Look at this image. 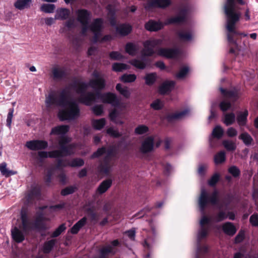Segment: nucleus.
Here are the masks:
<instances>
[{"mask_svg": "<svg viewBox=\"0 0 258 258\" xmlns=\"http://www.w3.org/2000/svg\"><path fill=\"white\" fill-rule=\"evenodd\" d=\"M89 83L73 82L60 90L57 96L52 93L48 94L45 101L46 107L52 109L56 106L61 107L58 113L60 120H73L78 118L80 116V109L76 101L72 98L73 91L80 94L79 101L87 105H90L93 102L100 100L115 107L118 106L119 101L113 93L86 92L89 86L96 90H101L105 87V81L101 73L95 71Z\"/></svg>", "mask_w": 258, "mask_h": 258, "instance_id": "obj_1", "label": "nucleus"}, {"mask_svg": "<svg viewBox=\"0 0 258 258\" xmlns=\"http://www.w3.org/2000/svg\"><path fill=\"white\" fill-rule=\"evenodd\" d=\"M207 196L206 190L202 189L200 197L199 199V206L202 214L200 221V229L197 235V244L196 258H201L205 254L208 252V248L206 245H202L200 242L205 239L208 234L211 225L210 223L220 222L228 217L226 211L219 209L217 213L212 217L205 215V209L207 204Z\"/></svg>", "mask_w": 258, "mask_h": 258, "instance_id": "obj_2", "label": "nucleus"}, {"mask_svg": "<svg viewBox=\"0 0 258 258\" xmlns=\"http://www.w3.org/2000/svg\"><path fill=\"white\" fill-rule=\"evenodd\" d=\"M238 4L244 5L243 0H226L224 6L226 16L225 27L227 31V37L228 42L237 46V39L239 36L245 37L247 34L240 33L236 29V25L240 21L242 13Z\"/></svg>", "mask_w": 258, "mask_h": 258, "instance_id": "obj_3", "label": "nucleus"}, {"mask_svg": "<svg viewBox=\"0 0 258 258\" xmlns=\"http://www.w3.org/2000/svg\"><path fill=\"white\" fill-rule=\"evenodd\" d=\"M21 220L22 225L19 227H15L11 230L13 239L18 243H20L25 239V235L30 230L33 228L46 229L44 221L48 220V219L45 218L42 213H38L34 223H32L29 221L27 214L22 212Z\"/></svg>", "mask_w": 258, "mask_h": 258, "instance_id": "obj_4", "label": "nucleus"}, {"mask_svg": "<svg viewBox=\"0 0 258 258\" xmlns=\"http://www.w3.org/2000/svg\"><path fill=\"white\" fill-rule=\"evenodd\" d=\"M162 40L159 39H151L145 41L143 43L144 48L141 51L142 56H152L156 53L159 55L169 58L176 57L178 53L176 49L169 48L156 49L157 46L162 44Z\"/></svg>", "mask_w": 258, "mask_h": 258, "instance_id": "obj_5", "label": "nucleus"}, {"mask_svg": "<svg viewBox=\"0 0 258 258\" xmlns=\"http://www.w3.org/2000/svg\"><path fill=\"white\" fill-rule=\"evenodd\" d=\"M104 154H105V156L100 164L99 168L102 173L106 175H109L112 171L113 166L114 165V160L113 159V157L115 155L114 148L110 147L107 150L104 147L99 148L97 151L93 153L91 158L99 157Z\"/></svg>", "mask_w": 258, "mask_h": 258, "instance_id": "obj_6", "label": "nucleus"}, {"mask_svg": "<svg viewBox=\"0 0 258 258\" xmlns=\"http://www.w3.org/2000/svg\"><path fill=\"white\" fill-rule=\"evenodd\" d=\"M71 142V138L68 137H62L58 140L59 150H54L48 152V157L57 158L69 156L75 153L76 145L72 144L68 145Z\"/></svg>", "mask_w": 258, "mask_h": 258, "instance_id": "obj_7", "label": "nucleus"}, {"mask_svg": "<svg viewBox=\"0 0 258 258\" xmlns=\"http://www.w3.org/2000/svg\"><path fill=\"white\" fill-rule=\"evenodd\" d=\"M107 9L108 10L107 18L112 26H116V33L122 36L127 35L132 30V27L127 23L120 24L117 26L115 17V9L114 6L109 5Z\"/></svg>", "mask_w": 258, "mask_h": 258, "instance_id": "obj_8", "label": "nucleus"}, {"mask_svg": "<svg viewBox=\"0 0 258 258\" xmlns=\"http://www.w3.org/2000/svg\"><path fill=\"white\" fill-rule=\"evenodd\" d=\"M77 21L81 24L82 34L86 35L88 31V24L91 20V14L88 11L85 9L78 10L76 12Z\"/></svg>", "mask_w": 258, "mask_h": 258, "instance_id": "obj_9", "label": "nucleus"}, {"mask_svg": "<svg viewBox=\"0 0 258 258\" xmlns=\"http://www.w3.org/2000/svg\"><path fill=\"white\" fill-rule=\"evenodd\" d=\"M103 27V20L101 18L95 19L90 25L88 24V31L90 30L94 34L93 42H96L99 40Z\"/></svg>", "mask_w": 258, "mask_h": 258, "instance_id": "obj_10", "label": "nucleus"}, {"mask_svg": "<svg viewBox=\"0 0 258 258\" xmlns=\"http://www.w3.org/2000/svg\"><path fill=\"white\" fill-rule=\"evenodd\" d=\"M119 244L117 240L112 241L110 244H107L102 247L99 249V255L93 258H111V256L113 255L116 250L115 247Z\"/></svg>", "mask_w": 258, "mask_h": 258, "instance_id": "obj_11", "label": "nucleus"}, {"mask_svg": "<svg viewBox=\"0 0 258 258\" xmlns=\"http://www.w3.org/2000/svg\"><path fill=\"white\" fill-rule=\"evenodd\" d=\"M154 148V140L153 137L146 138L141 143L140 151L143 154L151 152Z\"/></svg>", "mask_w": 258, "mask_h": 258, "instance_id": "obj_12", "label": "nucleus"}, {"mask_svg": "<svg viewBox=\"0 0 258 258\" xmlns=\"http://www.w3.org/2000/svg\"><path fill=\"white\" fill-rule=\"evenodd\" d=\"M170 4V0H150L144 5V7L147 10H150L153 8H165Z\"/></svg>", "mask_w": 258, "mask_h": 258, "instance_id": "obj_13", "label": "nucleus"}, {"mask_svg": "<svg viewBox=\"0 0 258 258\" xmlns=\"http://www.w3.org/2000/svg\"><path fill=\"white\" fill-rule=\"evenodd\" d=\"M26 146L29 149L36 151L45 149L48 146V143L45 141L33 140L27 142Z\"/></svg>", "mask_w": 258, "mask_h": 258, "instance_id": "obj_14", "label": "nucleus"}, {"mask_svg": "<svg viewBox=\"0 0 258 258\" xmlns=\"http://www.w3.org/2000/svg\"><path fill=\"white\" fill-rule=\"evenodd\" d=\"M40 196V188L37 185H33L26 195V202L30 203L35 199L39 198Z\"/></svg>", "mask_w": 258, "mask_h": 258, "instance_id": "obj_15", "label": "nucleus"}, {"mask_svg": "<svg viewBox=\"0 0 258 258\" xmlns=\"http://www.w3.org/2000/svg\"><path fill=\"white\" fill-rule=\"evenodd\" d=\"M69 126L68 125H61L53 127L50 134L61 136L58 140L62 137H66L64 135L69 131Z\"/></svg>", "mask_w": 258, "mask_h": 258, "instance_id": "obj_16", "label": "nucleus"}, {"mask_svg": "<svg viewBox=\"0 0 258 258\" xmlns=\"http://www.w3.org/2000/svg\"><path fill=\"white\" fill-rule=\"evenodd\" d=\"M175 82L173 81H166L163 82L159 87V92L161 94H165L173 89Z\"/></svg>", "mask_w": 258, "mask_h": 258, "instance_id": "obj_17", "label": "nucleus"}, {"mask_svg": "<svg viewBox=\"0 0 258 258\" xmlns=\"http://www.w3.org/2000/svg\"><path fill=\"white\" fill-rule=\"evenodd\" d=\"M186 14V10H181L178 16L168 19L166 23V24L171 23H180L183 22L185 19Z\"/></svg>", "mask_w": 258, "mask_h": 258, "instance_id": "obj_18", "label": "nucleus"}, {"mask_svg": "<svg viewBox=\"0 0 258 258\" xmlns=\"http://www.w3.org/2000/svg\"><path fill=\"white\" fill-rule=\"evenodd\" d=\"M164 25L158 21L150 20L145 25V28L150 31H156L163 27Z\"/></svg>", "mask_w": 258, "mask_h": 258, "instance_id": "obj_19", "label": "nucleus"}, {"mask_svg": "<svg viewBox=\"0 0 258 258\" xmlns=\"http://www.w3.org/2000/svg\"><path fill=\"white\" fill-rule=\"evenodd\" d=\"M112 180L111 179H107L103 181L96 190V193L102 194L106 192L112 185Z\"/></svg>", "mask_w": 258, "mask_h": 258, "instance_id": "obj_20", "label": "nucleus"}, {"mask_svg": "<svg viewBox=\"0 0 258 258\" xmlns=\"http://www.w3.org/2000/svg\"><path fill=\"white\" fill-rule=\"evenodd\" d=\"M32 0H17L14 4V7L18 10H23L29 9L32 4Z\"/></svg>", "mask_w": 258, "mask_h": 258, "instance_id": "obj_21", "label": "nucleus"}, {"mask_svg": "<svg viewBox=\"0 0 258 258\" xmlns=\"http://www.w3.org/2000/svg\"><path fill=\"white\" fill-rule=\"evenodd\" d=\"M33 158L36 161V163L39 166H42L44 159L48 157L47 152L39 151L38 153L32 154Z\"/></svg>", "mask_w": 258, "mask_h": 258, "instance_id": "obj_22", "label": "nucleus"}, {"mask_svg": "<svg viewBox=\"0 0 258 258\" xmlns=\"http://www.w3.org/2000/svg\"><path fill=\"white\" fill-rule=\"evenodd\" d=\"M84 160L81 158H75L71 161L68 162L67 164H62V160H59L58 161V167H61L62 166L69 165L71 167H79L82 166L84 165Z\"/></svg>", "mask_w": 258, "mask_h": 258, "instance_id": "obj_23", "label": "nucleus"}, {"mask_svg": "<svg viewBox=\"0 0 258 258\" xmlns=\"http://www.w3.org/2000/svg\"><path fill=\"white\" fill-rule=\"evenodd\" d=\"M221 92L226 98H229L231 100H235L238 97V93L236 89L231 90H226L222 88H220Z\"/></svg>", "mask_w": 258, "mask_h": 258, "instance_id": "obj_24", "label": "nucleus"}, {"mask_svg": "<svg viewBox=\"0 0 258 258\" xmlns=\"http://www.w3.org/2000/svg\"><path fill=\"white\" fill-rule=\"evenodd\" d=\"M222 229L224 233L229 235H233L236 232L235 226L231 222L224 223L222 226Z\"/></svg>", "mask_w": 258, "mask_h": 258, "instance_id": "obj_25", "label": "nucleus"}, {"mask_svg": "<svg viewBox=\"0 0 258 258\" xmlns=\"http://www.w3.org/2000/svg\"><path fill=\"white\" fill-rule=\"evenodd\" d=\"M189 110L185 109L184 110L177 112L168 116V119L171 120L172 119H180L183 118L189 113Z\"/></svg>", "mask_w": 258, "mask_h": 258, "instance_id": "obj_26", "label": "nucleus"}, {"mask_svg": "<svg viewBox=\"0 0 258 258\" xmlns=\"http://www.w3.org/2000/svg\"><path fill=\"white\" fill-rule=\"evenodd\" d=\"M52 72L53 78L56 80L61 79L66 75L65 70L62 68H54Z\"/></svg>", "mask_w": 258, "mask_h": 258, "instance_id": "obj_27", "label": "nucleus"}, {"mask_svg": "<svg viewBox=\"0 0 258 258\" xmlns=\"http://www.w3.org/2000/svg\"><path fill=\"white\" fill-rule=\"evenodd\" d=\"M87 222L86 217H84L77 222L72 228L71 232L73 234H76L78 232L79 230L84 226Z\"/></svg>", "mask_w": 258, "mask_h": 258, "instance_id": "obj_28", "label": "nucleus"}, {"mask_svg": "<svg viewBox=\"0 0 258 258\" xmlns=\"http://www.w3.org/2000/svg\"><path fill=\"white\" fill-rule=\"evenodd\" d=\"M116 89L123 97L126 98L130 97L131 93L127 87L123 86L120 84H117L116 86Z\"/></svg>", "mask_w": 258, "mask_h": 258, "instance_id": "obj_29", "label": "nucleus"}, {"mask_svg": "<svg viewBox=\"0 0 258 258\" xmlns=\"http://www.w3.org/2000/svg\"><path fill=\"white\" fill-rule=\"evenodd\" d=\"M70 15V11L67 9H60L57 10L55 14V19L64 20Z\"/></svg>", "mask_w": 258, "mask_h": 258, "instance_id": "obj_30", "label": "nucleus"}, {"mask_svg": "<svg viewBox=\"0 0 258 258\" xmlns=\"http://www.w3.org/2000/svg\"><path fill=\"white\" fill-rule=\"evenodd\" d=\"M239 139L247 146L250 145L253 142L252 137L246 132L241 133L239 136Z\"/></svg>", "mask_w": 258, "mask_h": 258, "instance_id": "obj_31", "label": "nucleus"}, {"mask_svg": "<svg viewBox=\"0 0 258 258\" xmlns=\"http://www.w3.org/2000/svg\"><path fill=\"white\" fill-rule=\"evenodd\" d=\"M125 49L126 52L130 55H135L137 53L139 48L136 44L132 43H128L126 44Z\"/></svg>", "mask_w": 258, "mask_h": 258, "instance_id": "obj_32", "label": "nucleus"}, {"mask_svg": "<svg viewBox=\"0 0 258 258\" xmlns=\"http://www.w3.org/2000/svg\"><path fill=\"white\" fill-rule=\"evenodd\" d=\"M7 165L6 162H3L0 165V171L2 175L5 176L6 177H8L10 175H14L16 173V172L8 170L7 168Z\"/></svg>", "mask_w": 258, "mask_h": 258, "instance_id": "obj_33", "label": "nucleus"}, {"mask_svg": "<svg viewBox=\"0 0 258 258\" xmlns=\"http://www.w3.org/2000/svg\"><path fill=\"white\" fill-rule=\"evenodd\" d=\"M248 111H244L243 112H240L237 117V121L239 125H244L246 123Z\"/></svg>", "mask_w": 258, "mask_h": 258, "instance_id": "obj_34", "label": "nucleus"}, {"mask_svg": "<svg viewBox=\"0 0 258 258\" xmlns=\"http://www.w3.org/2000/svg\"><path fill=\"white\" fill-rule=\"evenodd\" d=\"M206 192L207 191H206ZM206 194L208 201L207 204L209 202L213 205H217L219 201L218 191L217 190L214 191L209 197L208 196L207 192H206Z\"/></svg>", "mask_w": 258, "mask_h": 258, "instance_id": "obj_35", "label": "nucleus"}, {"mask_svg": "<svg viewBox=\"0 0 258 258\" xmlns=\"http://www.w3.org/2000/svg\"><path fill=\"white\" fill-rule=\"evenodd\" d=\"M120 113L116 109H114L109 113V117L112 121L116 124H121L123 121L118 119Z\"/></svg>", "mask_w": 258, "mask_h": 258, "instance_id": "obj_36", "label": "nucleus"}, {"mask_svg": "<svg viewBox=\"0 0 258 258\" xmlns=\"http://www.w3.org/2000/svg\"><path fill=\"white\" fill-rule=\"evenodd\" d=\"M106 123V120L104 118L99 119H94L92 121V126L96 130H100L102 128Z\"/></svg>", "mask_w": 258, "mask_h": 258, "instance_id": "obj_37", "label": "nucleus"}, {"mask_svg": "<svg viewBox=\"0 0 258 258\" xmlns=\"http://www.w3.org/2000/svg\"><path fill=\"white\" fill-rule=\"evenodd\" d=\"M178 35L179 38L183 40H190L192 38L191 32L185 30H182L179 31Z\"/></svg>", "mask_w": 258, "mask_h": 258, "instance_id": "obj_38", "label": "nucleus"}, {"mask_svg": "<svg viewBox=\"0 0 258 258\" xmlns=\"http://www.w3.org/2000/svg\"><path fill=\"white\" fill-rule=\"evenodd\" d=\"M222 144L224 148L229 151H234L236 148V146L234 142L232 141L225 140L222 142Z\"/></svg>", "mask_w": 258, "mask_h": 258, "instance_id": "obj_39", "label": "nucleus"}, {"mask_svg": "<svg viewBox=\"0 0 258 258\" xmlns=\"http://www.w3.org/2000/svg\"><path fill=\"white\" fill-rule=\"evenodd\" d=\"M235 120V115L233 113H226L224 115V123L226 125L232 124Z\"/></svg>", "mask_w": 258, "mask_h": 258, "instance_id": "obj_40", "label": "nucleus"}, {"mask_svg": "<svg viewBox=\"0 0 258 258\" xmlns=\"http://www.w3.org/2000/svg\"><path fill=\"white\" fill-rule=\"evenodd\" d=\"M225 160V152L220 151L215 155L214 161L216 164H221Z\"/></svg>", "mask_w": 258, "mask_h": 258, "instance_id": "obj_41", "label": "nucleus"}, {"mask_svg": "<svg viewBox=\"0 0 258 258\" xmlns=\"http://www.w3.org/2000/svg\"><path fill=\"white\" fill-rule=\"evenodd\" d=\"M224 131L220 125H217L213 130L212 136L214 138L220 139L223 135Z\"/></svg>", "mask_w": 258, "mask_h": 258, "instance_id": "obj_42", "label": "nucleus"}, {"mask_svg": "<svg viewBox=\"0 0 258 258\" xmlns=\"http://www.w3.org/2000/svg\"><path fill=\"white\" fill-rule=\"evenodd\" d=\"M136 79V76L134 74H124L120 78L121 81L124 83H131Z\"/></svg>", "mask_w": 258, "mask_h": 258, "instance_id": "obj_43", "label": "nucleus"}, {"mask_svg": "<svg viewBox=\"0 0 258 258\" xmlns=\"http://www.w3.org/2000/svg\"><path fill=\"white\" fill-rule=\"evenodd\" d=\"M146 84L148 85H152L156 79V75L155 73L148 74L144 78Z\"/></svg>", "mask_w": 258, "mask_h": 258, "instance_id": "obj_44", "label": "nucleus"}, {"mask_svg": "<svg viewBox=\"0 0 258 258\" xmlns=\"http://www.w3.org/2000/svg\"><path fill=\"white\" fill-rule=\"evenodd\" d=\"M56 240L55 239H51L49 241L46 242L44 243L43 246V251L45 253L49 252L52 247H53L54 244L55 243Z\"/></svg>", "mask_w": 258, "mask_h": 258, "instance_id": "obj_45", "label": "nucleus"}, {"mask_svg": "<svg viewBox=\"0 0 258 258\" xmlns=\"http://www.w3.org/2000/svg\"><path fill=\"white\" fill-rule=\"evenodd\" d=\"M55 8L54 4H43L41 7V10L45 13H52Z\"/></svg>", "mask_w": 258, "mask_h": 258, "instance_id": "obj_46", "label": "nucleus"}, {"mask_svg": "<svg viewBox=\"0 0 258 258\" xmlns=\"http://www.w3.org/2000/svg\"><path fill=\"white\" fill-rule=\"evenodd\" d=\"M127 69V66L124 63L116 62L112 64V70L115 72H121Z\"/></svg>", "mask_w": 258, "mask_h": 258, "instance_id": "obj_47", "label": "nucleus"}, {"mask_svg": "<svg viewBox=\"0 0 258 258\" xmlns=\"http://www.w3.org/2000/svg\"><path fill=\"white\" fill-rule=\"evenodd\" d=\"M132 64L138 69H143L146 67L147 62L145 60L134 59L132 61Z\"/></svg>", "mask_w": 258, "mask_h": 258, "instance_id": "obj_48", "label": "nucleus"}, {"mask_svg": "<svg viewBox=\"0 0 258 258\" xmlns=\"http://www.w3.org/2000/svg\"><path fill=\"white\" fill-rule=\"evenodd\" d=\"M149 131V128L145 125H140L135 130V133L137 135H143L146 134Z\"/></svg>", "mask_w": 258, "mask_h": 258, "instance_id": "obj_49", "label": "nucleus"}, {"mask_svg": "<svg viewBox=\"0 0 258 258\" xmlns=\"http://www.w3.org/2000/svg\"><path fill=\"white\" fill-rule=\"evenodd\" d=\"M88 215L90 217L91 221L94 223H96L99 219L98 214L91 208L87 210Z\"/></svg>", "mask_w": 258, "mask_h": 258, "instance_id": "obj_50", "label": "nucleus"}, {"mask_svg": "<svg viewBox=\"0 0 258 258\" xmlns=\"http://www.w3.org/2000/svg\"><path fill=\"white\" fill-rule=\"evenodd\" d=\"M151 107L154 110H159L163 106V102L159 99H156L151 104Z\"/></svg>", "mask_w": 258, "mask_h": 258, "instance_id": "obj_51", "label": "nucleus"}, {"mask_svg": "<svg viewBox=\"0 0 258 258\" xmlns=\"http://www.w3.org/2000/svg\"><path fill=\"white\" fill-rule=\"evenodd\" d=\"M189 71L187 67H184L180 70L178 73L176 74V78L179 79H183L187 74Z\"/></svg>", "mask_w": 258, "mask_h": 258, "instance_id": "obj_52", "label": "nucleus"}, {"mask_svg": "<svg viewBox=\"0 0 258 258\" xmlns=\"http://www.w3.org/2000/svg\"><path fill=\"white\" fill-rule=\"evenodd\" d=\"M66 227L64 224H61L52 234V237H56L59 236L63 232Z\"/></svg>", "mask_w": 258, "mask_h": 258, "instance_id": "obj_53", "label": "nucleus"}, {"mask_svg": "<svg viewBox=\"0 0 258 258\" xmlns=\"http://www.w3.org/2000/svg\"><path fill=\"white\" fill-rule=\"evenodd\" d=\"M219 179V174L218 173H215L209 180L208 183L210 186H214L218 181Z\"/></svg>", "mask_w": 258, "mask_h": 258, "instance_id": "obj_54", "label": "nucleus"}, {"mask_svg": "<svg viewBox=\"0 0 258 258\" xmlns=\"http://www.w3.org/2000/svg\"><path fill=\"white\" fill-rule=\"evenodd\" d=\"M229 172L234 177L238 176L240 174V170L235 166H232L228 169Z\"/></svg>", "mask_w": 258, "mask_h": 258, "instance_id": "obj_55", "label": "nucleus"}, {"mask_svg": "<svg viewBox=\"0 0 258 258\" xmlns=\"http://www.w3.org/2000/svg\"><path fill=\"white\" fill-rule=\"evenodd\" d=\"M231 107V104L227 100L222 101L220 104V107L223 111H225L229 109Z\"/></svg>", "mask_w": 258, "mask_h": 258, "instance_id": "obj_56", "label": "nucleus"}, {"mask_svg": "<svg viewBox=\"0 0 258 258\" xmlns=\"http://www.w3.org/2000/svg\"><path fill=\"white\" fill-rule=\"evenodd\" d=\"M110 58L114 60H119L123 58V56L118 51H112L109 54Z\"/></svg>", "mask_w": 258, "mask_h": 258, "instance_id": "obj_57", "label": "nucleus"}, {"mask_svg": "<svg viewBox=\"0 0 258 258\" xmlns=\"http://www.w3.org/2000/svg\"><path fill=\"white\" fill-rule=\"evenodd\" d=\"M54 168H51L49 169L47 171V173L45 176V182L49 184L51 182V176L53 175L54 173Z\"/></svg>", "mask_w": 258, "mask_h": 258, "instance_id": "obj_58", "label": "nucleus"}, {"mask_svg": "<svg viewBox=\"0 0 258 258\" xmlns=\"http://www.w3.org/2000/svg\"><path fill=\"white\" fill-rule=\"evenodd\" d=\"M249 221L253 226H258V215L257 214L252 215L250 217Z\"/></svg>", "mask_w": 258, "mask_h": 258, "instance_id": "obj_59", "label": "nucleus"}, {"mask_svg": "<svg viewBox=\"0 0 258 258\" xmlns=\"http://www.w3.org/2000/svg\"><path fill=\"white\" fill-rule=\"evenodd\" d=\"M75 191V187L73 186H69L62 189L61 194L62 196H67L73 193Z\"/></svg>", "mask_w": 258, "mask_h": 258, "instance_id": "obj_60", "label": "nucleus"}, {"mask_svg": "<svg viewBox=\"0 0 258 258\" xmlns=\"http://www.w3.org/2000/svg\"><path fill=\"white\" fill-rule=\"evenodd\" d=\"M107 133L113 137H119L120 136L119 133L114 130L113 127H109L107 130Z\"/></svg>", "mask_w": 258, "mask_h": 258, "instance_id": "obj_61", "label": "nucleus"}, {"mask_svg": "<svg viewBox=\"0 0 258 258\" xmlns=\"http://www.w3.org/2000/svg\"><path fill=\"white\" fill-rule=\"evenodd\" d=\"M65 26L69 29H72L76 26V21L74 19H70L65 23Z\"/></svg>", "mask_w": 258, "mask_h": 258, "instance_id": "obj_62", "label": "nucleus"}, {"mask_svg": "<svg viewBox=\"0 0 258 258\" xmlns=\"http://www.w3.org/2000/svg\"><path fill=\"white\" fill-rule=\"evenodd\" d=\"M93 110L95 114L97 115H100L103 112V106L102 105H95L93 108Z\"/></svg>", "mask_w": 258, "mask_h": 258, "instance_id": "obj_63", "label": "nucleus"}, {"mask_svg": "<svg viewBox=\"0 0 258 258\" xmlns=\"http://www.w3.org/2000/svg\"><path fill=\"white\" fill-rule=\"evenodd\" d=\"M14 112V109L11 108L9 110V112L8 113L7 118V125L10 127L12 123V119L13 117V114Z\"/></svg>", "mask_w": 258, "mask_h": 258, "instance_id": "obj_64", "label": "nucleus"}]
</instances>
